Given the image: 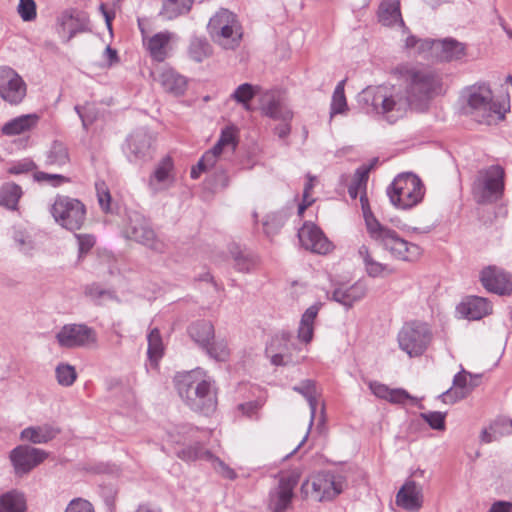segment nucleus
<instances>
[{
  "label": "nucleus",
  "mask_w": 512,
  "mask_h": 512,
  "mask_svg": "<svg viewBox=\"0 0 512 512\" xmlns=\"http://www.w3.org/2000/svg\"><path fill=\"white\" fill-rule=\"evenodd\" d=\"M393 74L403 82L406 109L423 112L432 99L445 93L444 75L441 71L422 64L402 63L393 69Z\"/></svg>",
  "instance_id": "1"
},
{
  "label": "nucleus",
  "mask_w": 512,
  "mask_h": 512,
  "mask_svg": "<svg viewBox=\"0 0 512 512\" xmlns=\"http://www.w3.org/2000/svg\"><path fill=\"white\" fill-rule=\"evenodd\" d=\"M461 111L479 125H498L510 111V105L494 99L486 82H477L462 89L459 97Z\"/></svg>",
  "instance_id": "2"
},
{
  "label": "nucleus",
  "mask_w": 512,
  "mask_h": 512,
  "mask_svg": "<svg viewBox=\"0 0 512 512\" xmlns=\"http://www.w3.org/2000/svg\"><path fill=\"white\" fill-rule=\"evenodd\" d=\"M174 381L179 396L193 411L208 416L216 410L217 398L212 380L202 369L178 374Z\"/></svg>",
  "instance_id": "3"
},
{
  "label": "nucleus",
  "mask_w": 512,
  "mask_h": 512,
  "mask_svg": "<svg viewBox=\"0 0 512 512\" xmlns=\"http://www.w3.org/2000/svg\"><path fill=\"white\" fill-rule=\"evenodd\" d=\"M356 100L365 113L380 115L390 125L406 114V103L385 85L366 87L358 93Z\"/></svg>",
  "instance_id": "4"
},
{
  "label": "nucleus",
  "mask_w": 512,
  "mask_h": 512,
  "mask_svg": "<svg viewBox=\"0 0 512 512\" xmlns=\"http://www.w3.org/2000/svg\"><path fill=\"white\" fill-rule=\"evenodd\" d=\"M255 96H259V108L264 116L283 122L292 119V111L286 106L280 93L276 90H267L260 93L258 86L244 83L238 86L232 94L233 99L241 103L247 110L250 109L249 101Z\"/></svg>",
  "instance_id": "5"
},
{
  "label": "nucleus",
  "mask_w": 512,
  "mask_h": 512,
  "mask_svg": "<svg viewBox=\"0 0 512 512\" xmlns=\"http://www.w3.org/2000/svg\"><path fill=\"white\" fill-rule=\"evenodd\" d=\"M367 232L377 245L381 246L398 260L413 262L422 253L421 248L417 244L406 241L395 230L381 224L378 220H371L368 223Z\"/></svg>",
  "instance_id": "6"
},
{
  "label": "nucleus",
  "mask_w": 512,
  "mask_h": 512,
  "mask_svg": "<svg viewBox=\"0 0 512 512\" xmlns=\"http://www.w3.org/2000/svg\"><path fill=\"white\" fill-rule=\"evenodd\" d=\"M425 193L422 180L412 172L397 175L387 188L393 206L407 210L419 204Z\"/></svg>",
  "instance_id": "7"
},
{
  "label": "nucleus",
  "mask_w": 512,
  "mask_h": 512,
  "mask_svg": "<svg viewBox=\"0 0 512 512\" xmlns=\"http://www.w3.org/2000/svg\"><path fill=\"white\" fill-rule=\"evenodd\" d=\"M504 168L500 165H491L478 171L473 184L472 193L478 203H494L503 195Z\"/></svg>",
  "instance_id": "8"
},
{
  "label": "nucleus",
  "mask_w": 512,
  "mask_h": 512,
  "mask_svg": "<svg viewBox=\"0 0 512 512\" xmlns=\"http://www.w3.org/2000/svg\"><path fill=\"white\" fill-rule=\"evenodd\" d=\"M211 39L224 49H234L240 43L241 27L234 13L220 9L207 25Z\"/></svg>",
  "instance_id": "9"
},
{
  "label": "nucleus",
  "mask_w": 512,
  "mask_h": 512,
  "mask_svg": "<svg viewBox=\"0 0 512 512\" xmlns=\"http://www.w3.org/2000/svg\"><path fill=\"white\" fill-rule=\"evenodd\" d=\"M125 238L140 243L154 252L164 253L166 244L157 237L150 221L137 211L127 213V221L123 229Z\"/></svg>",
  "instance_id": "10"
},
{
  "label": "nucleus",
  "mask_w": 512,
  "mask_h": 512,
  "mask_svg": "<svg viewBox=\"0 0 512 512\" xmlns=\"http://www.w3.org/2000/svg\"><path fill=\"white\" fill-rule=\"evenodd\" d=\"M432 337L433 334L428 324L421 321H410L400 329L397 340L399 348L413 358L425 353Z\"/></svg>",
  "instance_id": "11"
},
{
  "label": "nucleus",
  "mask_w": 512,
  "mask_h": 512,
  "mask_svg": "<svg viewBox=\"0 0 512 512\" xmlns=\"http://www.w3.org/2000/svg\"><path fill=\"white\" fill-rule=\"evenodd\" d=\"M344 481L339 475L331 472H319L312 475L301 485V492L305 497L317 501H329L343 491Z\"/></svg>",
  "instance_id": "12"
},
{
  "label": "nucleus",
  "mask_w": 512,
  "mask_h": 512,
  "mask_svg": "<svg viewBox=\"0 0 512 512\" xmlns=\"http://www.w3.org/2000/svg\"><path fill=\"white\" fill-rule=\"evenodd\" d=\"M51 214L60 226L74 232L83 226L86 219V208L78 199L58 196L51 207Z\"/></svg>",
  "instance_id": "13"
},
{
  "label": "nucleus",
  "mask_w": 512,
  "mask_h": 512,
  "mask_svg": "<svg viewBox=\"0 0 512 512\" xmlns=\"http://www.w3.org/2000/svg\"><path fill=\"white\" fill-rule=\"evenodd\" d=\"M300 480V473L297 470L282 473L278 485L270 490L268 509L270 512H286L291 506L294 489Z\"/></svg>",
  "instance_id": "14"
},
{
  "label": "nucleus",
  "mask_w": 512,
  "mask_h": 512,
  "mask_svg": "<svg viewBox=\"0 0 512 512\" xmlns=\"http://www.w3.org/2000/svg\"><path fill=\"white\" fill-rule=\"evenodd\" d=\"M140 30L143 47L153 61L161 63L171 56L174 44L178 41L176 33L164 30L148 35L143 28L140 27Z\"/></svg>",
  "instance_id": "15"
},
{
  "label": "nucleus",
  "mask_w": 512,
  "mask_h": 512,
  "mask_svg": "<svg viewBox=\"0 0 512 512\" xmlns=\"http://www.w3.org/2000/svg\"><path fill=\"white\" fill-rule=\"evenodd\" d=\"M59 346L67 349L91 347L97 343L95 329L85 324H66L56 334Z\"/></svg>",
  "instance_id": "16"
},
{
  "label": "nucleus",
  "mask_w": 512,
  "mask_h": 512,
  "mask_svg": "<svg viewBox=\"0 0 512 512\" xmlns=\"http://www.w3.org/2000/svg\"><path fill=\"white\" fill-rule=\"evenodd\" d=\"M47 457L48 453L45 450L29 445H18L9 453V459L14 468L15 474L19 476L31 472Z\"/></svg>",
  "instance_id": "17"
},
{
  "label": "nucleus",
  "mask_w": 512,
  "mask_h": 512,
  "mask_svg": "<svg viewBox=\"0 0 512 512\" xmlns=\"http://www.w3.org/2000/svg\"><path fill=\"white\" fill-rule=\"evenodd\" d=\"M176 455L181 460L187 462L196 460L211 461L215 471L225 479L235 480L238 476L234 469L220 458L214 456L210 450L205 449L199 442L178 450Z\"/></svg>",
  "instance_id": "18"
},
{
  "label": "nucleus",
  "mask_w": 512,
  "mask_h": 512,
  "mask_svg": "<svg viewBox=\"0 0 512 512\" xmlns=\"http://www.w3.org/2000/svg\"><path fill=\"white\" fill-rule=\"evenodd\" d=\"M26 84L22 77L8 66L0 67V97L12 104L17 105L26 96Z\"/></svg>",
  "instance_id": "19"
},
{
  "label": "nucleus",
  "mask_w": 512,
  "mask_h": 512,
  "mask_svg": "<svg viewBox=\"0 0 512 512\" xmlns=\"http://www.w3.org/2000/svg\"><path fill=\"white\" fill-rule=\"evenodd\" d=\"M480 281L483 287L500 296L512 294V275L495 265L485 267L480 273Z\"/></svg>",
  "instance_id": "20"
},
{
  "label": "nucleus",
  "mask_w": 512,
  "mask_h": 512,
  "mask_svg": "<svg viewBox=\"0 0 512 512\" xmlns=\"http://www.w3.org/2000/svg\"><path fill=\"white\" fill-rule=\"evenodd\" d=\"M58 33L61 38L68 42L77 33L85 32L89 29V19L86 13L69 9L61 13L57 19Z\"/></svg>",
  "instance_id": "21"
},
{
  "label": "nucleus",
  "mask_w": 512,
  "mask_h": 512,
  "mask_svg": "<svg viewBox=\"0 0 512 512\" xmlns=\"http://www.w3.org/2000/svg\"><path fill=\"white\" fill-rule=\"evenodd\" d=\"M481 375L471 374L464 369L458 372L453 378V388H449L439 398L446 404H453L465 398L475 387L480 384Z\"/></svg>",
  "instance_id": "22"
},
{
  "label": "nucleus",
  "mask_w": 512,
  "mask_h": 512,
  "mask_svg": "<svg viewBox=\"0 0 512 512\" xmlns=\"http://www.w3.org/2000/svg\"><path fill=\"white\" fill-rule=\"evenodd\" d=\"M153 77L166 93L174 97L183 96L187 91L189 79L171 67L160 68Z\"/></svg>",
  "instance_id": "23"
},
{
  "label": "nucleus",
  "mask_w": 512,
  "mask_h": 512,
  "mask_svg": "<svg viewBox=\"0 0 512 512\" xmlns=\"http://www.w3.org/2000/svg\"><path fill=\"white\" fill-rule=\"evenodd\" d=\"M301 245L314 253L326 254L331 249V243L315 224L306 222L298 231Z\"/></svg>",
  "instance_id": "24"
},
{
  "label": "nucleus",
  "mask_w": 512,
  "mask_h": 512,
  "mask_svg": "<svg viewBox=\"0 0 512 512\" xmlns=\"http://www.w3.org/2000/svg\"><path fill=\"white\" fill-rule=\"evenodd\" d=\"M153 149V139L148 130H133L126 138L124 150L130 161L145 159Z\"/></svg>",
  "instance_id": "25"
},
{
  "label": "nucleus",
  "mask_w": 512,
  "mask_h": 512,
  "mask_svg": "<svg viewBox=\"0 0 512 512\" xmlns=\"http://www.w3.org/2000/svg\"><path fill=\"white\" fill-rule=\"evenodd\" d=\"M368 291V287L365 281L358 280L350 286L344 284L337 286L329 299L343 305L347 309L353 307V305L362 300Z\"/></svg>",
  "instance_id": "26"
},
{
  "label": "nucleus",
  "mask_w": 512,
  "mask_h": 512,
  "mask_svg": "<svg viewBox=\"0 0 512 512\" xmlns=\"http://www.w3.org/2000/svg\"><path fill=\"white\" fill-rule=\"evenodd\" d=\"M292 335L289 332H283L272 338L270 344L266 347V354L275 366H285L292 363L291 356L287 353Z\"/></svg>",
  "instance_id": "27"
},
{
  "label": "nucleus",
  "mask_w": 512,
  "mask_h": 512,
  "mask_svg": "<svg viewBox=\"0 0 512 512\" xmlns=\"http://www.w3.org/2000/svg\"><path fill=\"white\" fill-rule=\"evenodd\" d=\"M396 503L408 511H417L422 507V489L415 481L406 482L396 495Z\"/></svg>",
  "instance_id": "28"
},
{
  "label": "nucleus",
  "mask_w": 512,
  "mask_h": 512,
  "mask_svg": "<svg viewBox=\"0 0 512 512\" xmlns=\"http://www.w3.org/2000/svg\"><path fill=\"white\" fill-rule=\"evenodd\" d=\"M434 48V60L440 62H450L460 60L465 55V45L455 39L445 38L436 41Z\"/></svg>",
  "instance_id": "29"
},
{
  "label": "nucleus",
  "mask_w": 512,
  "mask_h": 512,
  "mask_svg": "<svg viewBox=\"0 0 512 512\" xmlns=\"http://www.w3.org/2000/svg\"><path fill=\"white\" fill-rule=\"evenodd\" d=\"M457 311L464 318L479 320L492 312L491 303L482 297L472 296L457 306Z\"/></svg>",
  "instance_id": "30"
},
{
  "label": "nucleus",
  "mask_w": 512,
  "mask_h": 512,
  "mask_svg": "<svg viewBox=\"0 0 512 512\" xmlns=\"http://www.w3.org/2000/svg\"><path fill=\"white\" fill-rule=\"evenodd\" d=\"M379 21L385 26H398L402 34H406L408 29L404 24L400 12V3L398 0H384L378 12Z\"/></svg>",
  "instance_id": "31"
},
{
  "label": "nucleus",
  "mask_w": 512,
  "mask_h": 512,
  "mask_svg": "<svg viewBox=\"0 0 512 512\" xmlns=\"http://www.w3.org/2000/svg\"><path fill=\"white\" fill-rule=\"evenodd\" d=\"M293 390L299 394H301L305 399L307 400L310 408V422L308 431L303 438V440L300 442V444L297 446V448L294 450L296 451L307 439L308 433L313 425L316 409H317V390H316V384L313 380L306 379L303 380L299 385H296L293 387Z\"/></svg>",
  "instance_id": "32"
},
{
  "label": "nucleus",
  "mask_w": 512,
  "mask_h": 512,
  "mask_svg": "<svg viewBox=\"0 0 512 512\" xmlns=\"http://www.w3.org/2000/svg\"><path fill=\"white\" fill-rule=\"evenodd\" d=\"M435 39L418 38L415 35H407L404 42V48L413 54L420 56L424 59L434 60V48L436 45Z\"/></svg>",
  "instance_id": "33"
},
{
  "label": "nucleus",
  "mask_w": 512,
  "mask_h": 512,
  "mask_svg": "<svg viewBox=\"0 0 512 512\" xmlns=\"http://www.w3.org/2000/svg\"><path fill=\"white\" fill-rule=\"evenodd\" d=\"M358 255L362 259L365 271L369 277L377 278L384 276L385 274L389 275L394 273V270L389 265L375 260L366 245L359 247Z\"/></svg>",
  "instance_id": "34"
},
{
  "label": "nucleus",
  "mask_w": 512,
  "mask_h": 512,
  "mask_svg": "<svg viewBox=\"0 0 512 512\" xmlns=\"http://www.w3.org/2000/svg\"><path fill=\"white\" fill-rule=\"evenodd\" d=\"M59 430L50 426H30L23 429L20 433V439L33 444H44L54 439Z\"/></svg>",
  "instance_id": "35"
},
{
  "label": "nucleus",
  "mask_w": 512,
  "mask_h": 512,
  "mask_svg": "<svg viewBox=\"0 0 512 512\" xmlns=\"http://www.w3.org/2000/svg\"><path fill=\"white\" fill-rule=\"evenodd\" d=\"M187 332L190 338L202 349L214 339V326L210 321L198 320L188 326Z\"/></svg>",
  "instance_id": "36"
},
{
  "label": "nucleus",
  "mask_w": 512,
  "mask_h": 512,
  "mask_svg": "<svg viewBox=\"0 0 512 512\" xmlns=\"http://www.w3.org/2000/svg\"><path fill=\"white\" fill-rule=\"evenodd\" d=\"M194 0H164L159 15L168 21L190 12Z\"/></svg>",
  "instance_id": "37"
},
{
  "label": "nucleus",
  "mask_w": 512,
  "mask_h": 512,
  "mask_svg": "<svg viewBox=\"0 0 512 512\" xmlns=\"http://www.w3.org/2000/svg\"><path fill=\"white\" fill-rule=\"evenodd\" d=\"M212 46L205 37L193 36L190 39L187 55L190 60L202 63L212 55Z\"/></svg>",
  "instance_id": "38"
},
{
  "label": "nucleus",
  "mask_w": 512,
  "mask_h": 512,
  "mask_svg": "<svg viewBox=\"0 0 512 512\" xmlns=\"http://www.w3.org/2000/svg\"><path fill=\"white\" fill-rule=\"evenodd\" d=\"M22 188L14 182H6L0 187V206L15 211L22 197Z\"/></svg>",
  "instance_id": "39"
},
{
  "label": "nucleus",
  "mask_w": 512,
  "mask_h": 512,
  "mask_svg": "<svg viewBox=\"0 0 512 512\" xmlns=\"http://www.w3.org/2000/svg\"><path fill=\"white\" fill-rule=\"evenodd\" d=\"M26 499L17 490L8 491L0 496V512H25Z\"/></svg>",
  "instance_id": "40"
},
{
  "label": "nucleus",
  "mask_w": 512,
  "mask_h": 512,
  "mask_svg": "<svg viewBox=\"0 0 512 512\" xmlns=\"http://www.w3.org/2000/svg\"><path fill=\"white\" fill-rule=\"evenodd\" d=\"M231 255L234 260V267L239 272H249L257 264V257L252 252L241 250L239 247L231 249Z\"/></svg>",
  "instance_id": "41"
},
{
  "label": "nucleus",
  "mask_w": 512,
  "mask_h": 512,
  "mask_svg": "<svg viewBox=\"0 0 512 512\" xmlns=\"http://www.w3.org/2000/svg\"><path fill=\"white\" fill-rule=\"evenodd\" d=\"M346 79L341 80L335 87L332 99H331V105H330V115L331 117H334L336 115H343L348 110L347 100L345 96V87Z\"/></svg>",
  "instance_id": "42"
},
{
  "label": "nucleus",
  "mask_w": 512,
  "mask_h": 512,
  "mask_svg": "<svg viewBox=\"0 0 512 512\" xmlns=\"http://www.w3.org/2000/svg\"><path fill=\"white\" fill-rule=\"evenodd\" d=\"M69 161L67 147L59 141H54L46 154L45 164L47 166H62Z\"/></svg>",
  "instance_id": "43"
},
{
  "label": "nucleus",
  "mask_w": 512,
  "mask_h": 512,
  "mask_svg": "<svg viewBox=\"0 0 512 512\" xmlns=\"http://www.w3.org/2000/svg\"><path fill=\"white\" fill-rule=\"evenodd\" d=\"M203 350L210 358L220 362L227 361L230 356V349L225 339H213V341H210Z\"/></svg>",
  "instance_id": "44"
},
{
  "label": "nucleus",
  "mask_w": 512,
  "mask_h": 512,
  "mask_svg": "<svg viewBox=\"0 0 512 512\" xmlns=\"http://www.w3.org/2000/svg\"><path fill=\"white\" fill-rule=\"evenodd\" d=\"M148 340V349L147 354L148 358L151 362L155 364L162 358L163 356V342L162 337L157 328L153 329L147 337Z\"/></svg>",
  "instance_id": "45"
},
{
  "label": "nucleus",
  "mask_w": 512,
  "mask_h": 512,
  "mask_svg": "<svg viewBox=\"0 0 512 512\" xmlns=\"http://www.w3.org/2000/svg\"><path fill=\"white\" fill-rule=\"evenodd\" d=\"M234 131L235 130H222L217 143L210 149L217 158L225 149L229 150L231 153L235 151L237 142Z\"/></svg>",
  "instance_id": "46"
},
{
  "label": "nucleus",
  "mask_w": 512,
  "mask_h": 512,
  "mask_svg": "<svg viewBox=\"0 0 512 512\" xmlns=\"http://www.w3.org/2000/svg\"><path fill=\"white\" fill-rule=\"evenodd\" d=\"M40 119L38 113L25 114L6 122L2 128H34L40 124Z\"/></svg>",
  "instance_id": "47"
},
{
  "label": "nucleus",
  "mask_w": 512,
  "mask_h": 512,
  "mask_svg": "<svg viewBox=\"0 0 512 512\" xmlns=\"http://www.w3.org/2000/svg\"><path fill=\"white\" fill-rule=\"evenodd\" d=\"M285 223V216L280 213H271L265 216L263 220V230L268 237L274 236L279 232Z\"/></svg>",
  "instance_id": "48"
},
{
  "label": "nucleus",
  "mask_w": 512,
  "mask_h": 512,
  "mask_svg": "<svg viewBox=\"0 0 512 512\" xmlns=\"http://www.w3.org/2000/svg\"><path fill=\"white\" fill-rule=\"evenodd\" d=\"M12 237L17 248L22 253L29 254L34 249V241L26 230L14 228Z\"/></svg>",
  "instance_id": "49"
},
{
  "label": "nucleus",
  "mask_w": 512,
  "mask_h": 512,
  "mask_svg": "<svg viewBox=\"0 0 512 512\" xmlns=\"http://www.w3.org/2000/svg\"><path fill=\"white\" fill-rule=\"evenodd\" d=\"M95 190L97 200L102 211L105 213L110 212L112 197L108 185L103 180H97L95 182Z\"/></svg>",
  "instance_id": "50"
},
{
  "label": "nucleus",
  "mask_w": 512,
  "mask_h": 512,
  "mask_svg": "<svg viewBox=\"0 0 512 512\" xmlns=\"http://www.w3.org/2000/svg\"><path fill=\"white\" fill-rule=\"evenodd\" d=\"M55 372L58 383L64 387L71 386L77 378L75 368L69 364H59Z\"/></svg>",
  "instance_id": "51"
},
{
  "label": "nucleus",
  "mask_w": 512,
  "mask_h": 512,
  "mask_svg": "<svg viewBox=\"0 0 512 512\" xmlns=\"http://www.w3.org/2000/svg\"><path fill=\"white\" fill-rule=\"evenodd\" d=\"M173 168V162L170 157H165L156 167L153 175L150 178L152 183L154 180L158 183H163L169 179L170 171Z\"/></svg>",
  "instance_id": "52"
},
{
  "label": "nucleus",
  "mask_w": 512,
  "mask_h": 512,
  "mask_svg": "<svg viewBox=\"0 0 512 512\" xmlns=\"http://www.w3.org/2000/svg\"><path fill=\"white\" fill-rule=\"evenodd\" d=\"M34 180L37 182H45L53 187L61 186L70 182V178L61 174H50L46 172L34 173Z\"/></svg>",
  "instance_id": "53"
},
{
  "label": "nucleus",
  "mask_w": 512,
  "mask_h": 512,
  "mask_svg": "<svg viewBox=\"0 0 512 512\" xmlns=\"http://www.w3.org/2000/svg\"><path fill=\"white\" fill-rule=\"evenodd\" d=\"M421 418L428 423V425L434 429L442 431L445 429V417L446 413L439 411L421 413Z\"/></svg>",
  "instance_id": "54"
},
{
  "label": "nucleus",
  "mask_w": 512,
  "mask_h": 512,
  "mask_svg": "<svg viewBox=\"0 0 512 512\" xmlns=\"http://www.w3.org/2000/svg\"><path fill=\"white\" fill-rule=\"evenodd\" d=\"M17 10L24 21H31L36 17V4L34 0H19Z\"/></svg>",
  "instance_id": "55"
},
{
  "label": "nucleus",
  "mask_w": 512,
  "mask_h": 512,
  "mask_svg": "<svg viewBox=\"0 0 512 512\" xmlns=\"http://www.w3.org/2000/svg\"><path fill=\"white\" fill-rule=\"evenodd\" d=\"M408 400L413 404L417 403V399L402 388L391 389L387 399V401L393 404H405Z\"/></svg>",
  "instance_id": "56"
},
{
  "label": "nucleus",
  "mask_w": 512,
  "mask_h": 512,
  "mask_svg": "<svg viewBox=\"0 0 512 512\" xmlns=\"http://www.w3.org/2000/svg\"><path fill=\"white\" fill-rule=\"evenodd\" d=\"M65 512H95V510L88 500L83 498H74L67 505Z\"/></svg>",
  "instance_id": "57"
},
{
  "label": "nucleus",
  "mask_w": 512,
  "mask_h": 512,
  "mask_svg": "<svg viewBox=\"0 0 512 512\" xmlns=\"http://www.w3.org/2000/svg\"><path fill=\"white\" fill-rule=\"evenodd\" d=\"M85 294L93 300H99L104 296L113 297V293L102 288L99 284L93 283L85 288Z\"/></svg>",
  "instance_id": "58"
},
{
  "label": "nucleus",
  "mask_w": 512,
  "mask_h": 512,
  "mask_svg": "<svg viewBox=\"0 0 512 512\" xmlns=\"http://www.w3.org/2000/svg\"><path fill=\"white\" fill-rule=\"evenodd\" d=\"M75 237L78 240L80 255L88 253L95 244V238L90 234H75Z\"/></svg>",
  "instance_id": "59"
},
{
  "label": "nucleus",
  "mask_w": 512,
  "mask_h": 512,
  "mask_svg": "<svg viewBox=\"0 0 512 512\" xmlns=\"http://www.w3.org/2000/svg\"><path fill=\"white\" fill-rule=\"evenodd\" d=\"M321 305V303H315L307 308L301 317L300 324L314 326V321L318 315Z\"/></svg>",
  "instance_id": "60"
},
{
  "label": "nucleus",
  "mask_w": 512,
  "mask_h": 512,
  "mask_svg": "<svg viewBox=\"0 0 512 512\" xmlns=\"http://www.w3.org/2000/svg\"><path fill=\"white\" fill-rule=\"evenodd\" d=\"M372 170V165H362L358 167L354 173L353 179L355 182L360 183L364 186V190L367 187L369 173Z\"/></svg>",
  "instance_id": "61"
},
{
  "label": "nucleus",
  "mask_w": 512,
  "mask_h": 512,
  "mask_svg": "<svg viewBox=\"0 0 512 512\" xmlns=\"http://www.w3.org/2000/svg\"><path fill=\"white\" fill-rule=\"evenodd\" d=\"M35 168V164L32 161L24 160L18 162L8 169V173L18 175L32 171Z\"/></svg>",
  "instance_id": "62"
},
{
  "label": "nucleus",
  "mask_w": 512,
  "mask_h": 512,
  "mask_svg": "<svg viewBox=\"0 0 512 512\" xmlns=\"http://www.w3.org/2000/svg\"><path fill=\"white\" fill-rule=\"evenodd\" d=\"M369 387L376 397L384 400L388 399L391 388H389L387 385L379 382H371Z\"/></svg>",
  "instance_id": "63"
},
{
  "label": "nucleus",
  "mask_w": 512,
  "mask_h": 512,
  "mask_svg": "<svg viewBox=\"0 0 512 512\" xmlns=\"http://www.w3.org/2000/svg\"><path fill=\"white\" fill-rule=\"evenodd\" d=\"M314 326L299 324L298 339L304 343H310L313 339Z\"/></svg>",
  "instance_id": "64"
}]
</instances>
